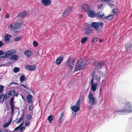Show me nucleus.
Returning a JSON list of instances; mask_svg holds the SVG:
<instances>
[{
  "label": "nucleus",
  "instance_id": "11",
  "mask_svg": "<svg viewBox=\"0 0 132 132\" xmlns=\"http://www.w3.org/2000/svg\"><path fill=\"white\" fill-rule=\"evenodd\" d=\"M82 11H87L90 9V7L88 5L84 4L81 7Z\"/></svg>",
  "mask_w": 132,
  "mask_h": 132
},
{
  "label": "nucleus",
  "instance_id": "8",
  "mask_svg": "<svg viewBox=\"0 0 132 132\" xmlns=\"http://www.w3.org/2000/svg\"><path fill=\"white\" fill-rule=\"evenodd\" d=\"M95 68L96 69H101L104 65V63L103 62H95L94 63Z\"/></svg>",
  "mask_w": 132,
  "mask_h": 132
},
{
  "label": "nucleus",
  "instance_id": "42",
  "mask_svg": "<svg viewBox=\"0 0 132 132\" xmlns=\"http://www.w3.org/2000/svg\"><path fill=\"white\" fill-rule=\"evenodd\" d=\"M98 39L96 38H93L91 40V43L93 44L97 41Z\"/></svg>",
  "mask_w": 132,
  "mask_h": 132
},
{
  "label": "nucleus",
  "instance_id": "22",
  "mask_svg": "<svg viewBox=\"0 0 132 132\" xmlns=\"http://www.w3.org/2000/svg\"><path fill=\"white\" fill-rule=\"evenodd\" d=\"M15 30L19 28L22 25V23L21 22H16L14 24Z\"/></svg>",
  "mask_w": 132,
  "mask_h": 132
},
{
  "label": "nucleus",
  "instance_id": "7",
  "mask_svg": "<svg viewBox=\"0 0 132 132\" xmlns=\"http://www.w3.org/2000/svg\"><path fill=\"white\" fill-rule=\"evenodd\" d=\"M125 47L127 52L129 53L132 51V40L125 45Z\"/></svg>",
  "mask_w": 132,
  "mask_h": 132
},
{
  "label": "nucleus",
  "instance_id": "53",
  "mask_svg": "<svg viewBox=\"0 0 132 132\" xmlns=\"http://www.w3.org/2000/svg\"><path fill=\"white\" fill-rule=\"evenodd\" d=\"M29 109L32 112V111L33 109V108L32 106H30L29 108Z\"/></svg>",
  "mask_w": 132,
  "mask_h": 132
},
{
  "label": "nucleus",
  "instance_id": "16",
  "mask_svg": "<svg viewBox=\"0 0 132 132\" xmlns=\"http://www.w3.org/2000/svg\"><path fill=\"white\" fill-rule=\"evenodd\" d=\"M97 15L98 17L103 19H105V15L102 11H100L97 14Z\"/></svg>",
  "mask_w": 132,
  "mask_h": 132
},
{
  "label": "nucleus",
  "instance_id": "10",
  "mask_svg": "<svg viewBox=\"0 0 132 132\" xmlns=\"http://www.w3.org/2000/svg\"><path fill=\"white\" fill-rule=\"evenodd\" d=\"M90 90L94 92L97 89V83H94V82H93L92 81H90Z\"/></svg>",
  "mask_w": 132,
  "mask_h": 132
},
{
  "label": "nucleus",
  "instance_id": "27",
  "mask_svg": "<svg viewBox=\"0 0 132 132\" xmlns=\"http://www.w3.org/2000/svg\"><path fill=\"white\" fill-rule=\"evenodd\" d=\"M11 38V36L9 34H7L5 37V41H9L10 39Z\"/></svg>",
  "mask_w": 132,
  "mask_h": 132
},
{
  "label": "nucleus",
  "instance_id": "3",
  "mask_svg": "<svg viewBox=\"0 0 132 132\" xmlns=\"http://www.w3.org/2000/svg\"><path fill=\"white\" fill-rule=\"evenodd\" d=\"M89 104L91 105H95L96 104L97 99L96 97H95L90 92L88 96Z\"/></svg>",
  "mask_w": 132,
  "mask_h": 132
},
{
  "label": "nucleus",
  "instance_id": "34",
  "mask_svg": "<svg viewBox=\"0 0 132 132\" xmlns=\"http://www.w3.org/2000/svg\"><path fill=\"white\" fill-rule=\"evenodd\" d=\"M87 37H85L82 38L81 40V43L83 44L87 40Z\"/></svg>",
  "mask_w": 132,
  "mask_h": 132
},
{
  "label": "nucleus",
  "instance_id": "40",
  "mask_svg": "<svg viewBox=\"0 0 132 132\" xmlns=\"http://www.w3.org/2000/svg\"><path fill=\"white\" fill-rule=\"evenodd\" d=\"M66 11H67L69 13H70L72 11V7L71 6L68 8L66 9Z\"/></svg>",
  "mask_w": 132,
  "mask_h": 132
},
{
  "label": "nucleus",
  "instance_id": "25",
  "mask_svg": "<svg viewBox=\"0 0 132 132\" xmlns=\"http://www.w3.org/2000/svg\"><path fill=\"white\" fill-rule=\"evenodd\" d=\"M4 94L2 93L0 95V103L2 104L3 103L4 100L5 98H4Z\"/></svg>",
  "mask_w": 132,
  "mask_h": 132
},
{
  "label": "nucleus",
  "instance_id": "14",
  "mask_svg": "<svg viewBox=\"0 0 132 132\" xmlns=\"http://www.w3.org/2000/svg\"><path fill=\"white\" fill-rule=\"evenodd\" d=\"M84 100V99L83 97H82L81 96L78 100L76 102L75 105V106L79 107L80 108L81 102L82 101H83Z\"/></svg>",
  "mask_w": 132,
  "mask_h": 132
},
{
  "label": "nucleus",
  "instance_id": "36",
  "mask_svg": "<svg viewBox=\"0 0 132 132\" xmlns=\"http://www.w3.org/2000/svg\"><path fill=\"white\" fill-rule=\"evenodd\" d=\"M53 117L52 115H50L48 117L47 120L49 121L50 123H51V121L53 120Z\"/></svg>",
  "mask_w": 132,
  "mask_h": 132
},
{
  "label": "nucleus",
  "instance_id": "21",
  "mask_svg": "<svg viewBox=\"0 0 132 132\" xmlns=\"http://www.w3.org/2000/svg\"><path fill=\"white\" fill-rule=\"evenodd\" d=\"M63 60V57H60L57 58L56 60V63L57 64H60Z\"/></svg>",
  "mask_w": 132,
  "mask_h": 132
},
{
  "label": "nucleus",
  "instance_id": "29",
  "mask_svg": "<svg viewBox=\"0 0 132 132\" xmlns=\"http://www.w3.org/2000/svg\"><path fill=\"white\" fill-rule=\"evenodd\" d=\"M10 119H11L10 120L9 122L7 123H6L3 125V127L4 128L7 127H8V126H9L10 125V124L11 123L12 119V118H10Z\"/></svg>",
  "mask_w": 132,
  "mask_h": 132
},
{
  "label": "nucleus",
  "instance_id": "13",
  "mask_svg": "<svg viewBox=\"0 0 132 132\" xmlns=\"http://www.w3.org/2000/svg\"><path fill=\"white\" fill-rule=\"evenodd\" d=\"M25 68L27 70L31 71H34L36 69V67L35 66L30 65H26Z\"/></svg>",
  "mask_w": 132,
  "mask_h": 132
},
{
  "label": "nucleus",
  "instance_id": "6",
  "mask_svg": "<svg viewBox=\"0 0 132 132\" xmlns=\"http://www.w3.org/2000/svg\"><path fill=\"white\" fill-rule=\"evenodd\" d=\"M103 25V23L102 22H94L92 24V26L96 30H98L99 27L102 28Z\"/></svg>",
  "mask_w": 132,
  "mask_h": 132
},
{
  "label": "nucleus",
  "instance_id": "17",
  "mask_svg": "<svg viewBox=\"0 0 132 132\" xmlns=\"http://www.w3.org/2000/svg\"><path fill=\"white\" fill-rule=\"evenodd\" d=\"M27 14V13L26 11H23L19 14L17 16L19 18H23L26 16Z\"/></svg>",
  "mask_w": 132,
  "mask_h": 132
},
{
  "label": "nucleus",
  "instance_id": "38",
  "mask_svg": "<svg viewBox=\"0 0 132 132\" xmlns=\"http://www.w3.org/2000/svg\"><path fill=\"white\" fill-rule=\"evenodd\" d=\"M10 95L14 96L15 95V91L14 90H11L9 91Z\"/></svg>",
  "mask_w": 132,
  "mask_h": 132
},
{
  "label": "nucleus",
  "instance_id": "43",
  "mask_svg": "<svg viewBox=\"0 0 132 132\" xmlns=\"http://www.w3.org/2000/svg\"><path fill=\"white\" fill-rule=\"evenodd\" d=\"M20 70V69L19 68L15 67L13 69L14 72L15 73H16L17 72L19 71Z\"/></svg>",
  "mask_w": 132,
  "mask_h": 132
},
{
  "label": "nucleus",
  "instance_id": "31",
  "mask_svg": "<svg viewBox=\"0 0 132 132\" xmlns=\"http://www.w3.org/2000/svg\"><path fill=\"white\" fill-rule=\"evenodd\" d=\"M7 52L9 56L10 55L13 54L15 53L16 52V51L15 50L13 49L8 51Z\"/></svg>",
  "mask_w": 132,
  "mask_h": 132
},
{
  "label": "nucleus",
  "instance_id": "5",
  "mask_svg": "<svg viewBox=\"0 0 132 132\" xmlns=\"http://www.w3.org/2000/svg\"><path fill=\"white\" fill-rule=\"evenodd\" d=\"M92 79L90 81H93L94 82V81L96 80L97 81L96 83H99L100 81L101 78L97 74H96V71H94L92 75Z\"/></svg>",
  "mask_w": 132,
  "mask_h": 132
},
{
  "label": "nucleus",
  "instance_id": "58",
  "mask_svg": "<svg viewBox=\"0 0 132 132\" xmlns=\"http://www.w3.org/2000/svg\"><path fill=\"white\" fill-rule=\"evenodd\" d=\"M91 105H89L88 106V109L89 110H90L91 109Z\"/></svg>",
  "mask_w": 132,
  "mask_h": 132
},
{
  "label": "nucleus",
  "instance_id": "63",
  "mask_svg": "<svg viewBox=\"0 0 132 132\" xmlns=\"http://www.w3.org/2000/svg\"><path fill=\"white\" fill-rule=\"evenodd\" d=\"M18 93H15V96H16V97H18Z\"/></svg>",
  "mask_w": 132,
  "mask_h": 132
},
{
  "label": "nucleus",
  "instance_id": "46",
  "mask_svg": "<svg viewBox=\"0 0 132 132\" xmlns=\"http://www.w3.org/2000/svg\"><path fill=\"white\" fill-rule=\"evenodd\" d=\"M9 26L10 27V28L11 30L13 31H14L15 30V28L14 27V26H13L12 24H11Z\"/></svg>",
  "mask_w": 132,
  "mask_h": 132
},
{
  "label": "nucleus",
  "instance_id": "61",
  "mask_svg": "<svg viewBox=\"0 0 132 132\" xmlns=\"http://www.w3.org/2000/svg\"><path fill=\"white\" fill-rule=\"evenodd\" d=\"M9 14H7L6 15V16H5V18H9Z\"/></svg>",
  "mask_w": 132,
  "mask_h": 132
},
{
  "label": "nucleus",
  "instance_id": "23",
  "mask_svg": "<svg viewBox=\"0 0 132 132\" xmlns=\"http://www.w3.org/2000/svg\"><path fill=\"white\" fill-rule=\"evenodd\" d=\"M80 108L78 106H73L71 108V110L72 111L75 112H76L80 110Z\"/></svg>",
  "mask_w": 132,
  "mask_h": 132
},
{
  "label": "nucleus",
  "instance_id": "26",
  "mask_svg": "<svg viewBox=\"0 0 132 132\" xmlns=\"http://www.w3.org/2000/svg\"><path fill=\"white\" fill-rule=\"evenodd\" d=\"M27 100L29 103H31L32 97L31 95H28L27 96Z\"/></svg>",
  "mask_w": 132,
  "mask_h": 132
},
{
  "label": "nucleus",
  "instance_id": "52",
  "mask_svg": "<svg viewBox=\"0 0 132 132\" xmlns=\"http://www.w3.org/2000/svg\"><path fill=\"white\" fill-rule=\"evenodd\" d=\"M25 129V127H22L20 129V131L21 132H22L24 131Z\"/></svg>",
  "mask_w": 132,
  "mask_h": 132
},
{
  "label": "nucleus",
  "instance_id": "33",
  "mask_svg": "<svg viewBox=\"0 0 132 132\" xmlns=\"http://www.w3.org/2000/svg\"><path fill=\"white\" fill-rule=\"evenodd\" d=\"M25 79V76L24 75L22 74L21 75L20 77V81L22 83L24 80Z\"/></svg>",
  "mask_w": 132,
  "mask_h": 132
},
{
  "label": "nucleus",
  "instance_id": "56",
  "mask_svg": "<svg viewBox=\"0 0 132 132\" xmlns=\"http://www.w3.org/2000/svg\"><path fill=\"white\" fill-rule=\"evenodd\" d=\"M120 13L119 11L116 9V15H118Z\"/></svg>",
  "mask_w": 132,
  "mask_h": 132
},
{
  "label": "nucleus",
  "instance_id": "18",
  "mask_svg": "<svg viewBox=\"0 0 132 132\" xmlns=\"http://www.w3.org/2000/svg\"><path fill=\"white\" fill-rule=\"evenodd\" d=\"M10 105L11 107V116H10V118L12 119L14 114V107H15V105Z\"/></svg>",
  "mask_w": 132,
  "mask_h": 132
},
{
  "label": "nucleus",
  "instance_id": "49",
  "mask_svg": "<svg viewBox=\"0 0 132 132\" xmlns=\"http://www.w3.org/2000/svg\"><path fill=\"white\" fill-rule=\"evenodd\" d=\"M21 39V38L20 36H18L15 38L14 41H19Z\"/></svg>",
  "mask_w": 132,
  "mask_h": 132
},
{
  "label": "nucleus",
  "instance_id": "44",
  "mask_svg": "<svg viewBox=\"0 0 132 132\" xmlns=\"http://www.w3.org/2000/svg\"><path fill=\"white\" fill-rule=\"evenodd\" d=\"M98 9H100L101 10H103L104 8L103 7V4H102L99 5L98 6Z\"/></svg>",
  "mask_w": 132,
  "mask_h": 132
},
{
  "label": "nucleus",
  "instance_id": "48",
  "mask_svg": "<svg viewBox=\"0 0 132 132\" xmlns=\"http://www.w3.org/2000/svg\"><path fill=\"white\" fill-rule=\"evenodd\" d=\"M33 44L35 47H36L38 45V43L37 42L34 41L33 43Z\"/></svg>",
  "mask_w": 132,
  "mask_h": 132
},
{
  "label": "nucleus",
  "instance_id": "20",
  "mask_svg": "<svg viewBox=\"0 0 132 132\" xmlns=\"http://www.w3.org/2000/svg\"><path fill=\"white\" fill-rule=\"evenodd\" d=\"M18 56L17 55L14 54L11 56L10 59L11 60H12L16 61L18 60Z\"/></svg>",
  "mask_w": 132,
  "mask_h": 132
},
{
  "label": "nucleus",
  "instance_id": "55",
  "mask_svg": "<svg viewBox=\"0 0 132 132\" xmlns=\"http://www.w3.org/2000/svg\"><path fill=\"white\" fill-rule=\"evenodd\" d=\"M20 85L24 88H26V89L27 90V88L26 85L23 84H21Z\"/></svg>",
  "mask_w": 132,
  "mask_h": 132
},
{
  "label": "nucleus",
  "instance_id": "64",
  "mask_svg": "<svg viewBox=\"0 0 132 132\" xmlns=\"http://www.w3.org/2000/svg\"><path fill=\"white\" fill-rule=\"evenodd\" d=\"M113 13L114 14H115V13H116V12L114 11V9L113 11Z\"/></svg>",
  "mask_w": 132,
  "mask_h": 132
},
{
  "label": "nucleus",
  "instance_id": "62",
  "mask_svg": "<svg viewBox=\"0 0 132 132\" xmlns=\"http://www.w3.org/2000/svg\"><path fill=\"white\" fill-rule=\"evenodd\" d=\"M9 132V131L6 129H5L4 130V132Z\"/></svg>",
  "mask_w": 132,
  "mask_h": 132
},
{
  "label": "nucleus",
  "instance_id": "60",
  "mask_svg": "<svg viewBox=\"0 0 132 132\" xmlns=\"http://www.w3.org/2000/svg\"><path fill=\"white\" fill-rule=\"evenodd\" d=\"M12 84H15V85H18V84H17V83H16L14 82H13V83H10V86Z\"/></svg>",
  "mask_w": 132,
  "mask_h": 132
},
{
  "label": "nucleus",
  "instance_id": "57",
  "mask_svg": "<svg viewBox=\"0 0 132 132\" xmlns=\"http://www.w3.org/2000/svg\"><path fill=\"white\" fill-rule=\"evenodd\" d=\"M4 45L3 42L1 41H0V47H2Z\"/></svg>",
  "mask_w": 132,
  "mask_h": 132
},
{
  "label": "nucleus",
  "instance_id": "51",
  "mask_svg": "<svg viewBox=\"0 0 132 132\" xmlns=\"http://www.w3.org/2000/svg\"><path fill=\"white\" fill-rule=\"evenodd\" d=\"M31 118V116L29 114L27 115L26 117V118L28 120H29Z\"/></svg>",
  "mask_w": 132,
  "mask_h": 132
},
{
  "label": "nucleus",
  "instance_id": "59",
  "mask_svg": "<svg viewBox=\"0 0 132 132\" xmlns=\"http://www.w3.org/2000/svg\"><path fill=\"white\" fill-rule=\"evenodd\" d=\"M3 51L2 50H0V55H3Z\"/></svg>",
  "mask_w": 132,
  "mask_h": 132
},
{
  "label": "nucleus",
  "instance_id": "4",
  "mask_svg": "<svg viewBox=\"0 0 132 132\" xmlns=\"http://www.w3.org/2000/svg\"><path fill=\"white\" fill-rule=\"evenodd\" d=\"M75 61L74 59L70 57L66 62V66L70 69H73Z\"/></svg>",
  "mask_w": 132,
  "mask_h": 132
},
{
  "label": "nucleus",
  "instance_id": "12",
  "mask_svg": "<svg viewBox=\"0 0 132 132\" xmlns=\"http://www.w3.org/2000/svg\"><path fill=\"white\" fill-rule=\"evenodd\" d=\"M41 2L45 6H48L51 3V0H41Z\"/></svg>",
  "mask_w": 132,
  "mask_h": 132
},
{
  "label": "nucleus",
  "instance_id": "15",
  "mask_svg": "<svg viewBox=\"0 0 132 132\" xmlns=\"http://www.w3.org/2000/svg\"><path fill=\"white\" fill-rule=\"evenodd\" d=\"M87 14L89 17L93 18L95 16L96 13L94 11L90 10L87 12Z\"/></svg>",
  "mask_w": 132,
  "mask_h": 132
},
{
  "label": "nucleus",
  "instance_id": "54",
  "mask_svg": "<svg viewBox=\"0 0 132 132\" xmlns=\"http://www.w3.org/2000/svg\"><path fill=\"white\" fill-rule=\"evenodd\" d=\"M30 124V122L29 121H26L25 122V125L26 126Z\"/></svg>",
  "mask_w": 132,
  "mask_h": 132
},
{
  "label": "nucleus",
  "instance_id": "37",
  "mask_svg": "<svg viewBox=\"0 0 132 132\" xmlns=\"http://www.w3.org/2000/svg\"><path fill=\"white\" fill-rule=\"evenodd\" d=\"M69 13L65 9L64 12L62 14V16L63 17H65L67 16L69 14Z\"/></svg>",
  "mask_w": 132,
  "mask_h": 132
},
{
  "label": "nucleus",
  "instance_id": "47",
  "mask_svg": "<svg viewBox=\"0 0 132 132\" xmlns=\"http://www.w3.org/2000/svg\"><path fill=\"white\" fill-rule=\"evenodd\" d=\"M4 88L3 86L2 85H0V93H2L3 92Z\"/></svg>",
  "mask_w": 132,
  "mask_h": 132
},
{
  "label": "nucleus",
  "instance_id": "28",
  "mask_svg": "<svg viewBox=\"0 0 132 132\" xmlns=\"http://www.w3.org/2000/svg\"><path fill=\"white\" fill-rule=\"evenodd\" d=\"M113 16V15H110L107 16H105V19H106L108 20H111L112 19Z\"/></svg>",
  "mask_w": 132,
  "mask_h": 132
},
{
  "label": "nucleus",
  "instance_id": "2",
  "mask_svg": "<svg viewBox=\"0 0 132 132\" xmlns=\"http://www.w3.org/2000/svg\"><path fill=\"white\" fill-rule=\"evenodd\" d=\"M85 65V62L83 60H79L77 62L75 69V71H77L82 69Z\"/></svg>",
  "mask_w": 132,
  "mask_h": 132
},
{
  "label": "nucleus",
  "instance_id": "9",
  "mask_svg": "<svg viewBox=\"0 0 132 132\" xmlns=\"http://www.w3.org/2000/svg\"><path fill=\"white\" fill-rule=\"evenodd\" d=\"M92 32V28L90 25H88L85 29V34L89 36L91 34Z\"/></svg>",
  "mask_w": 132,
  "mask_h": 132
},
{
  "label": "nucleus",
  "instance_id": "41",
  "mask_svg": "<svg viewBox=\"0 0 132 132\" xmlns=\"http://www.w3.org/2000/svg\"><path fill=\"white\" fill-rule=\"evenodd\" d=\"M23 125V122L21 123L19 126L16 127V128H15L14 131H16L17 130H18V129H19V128L21 127V126H22Z\"/></svg>",
  "mask_w": 132,
  "mask_h": 132
},
{
  "label": "nucleus",
  "instance_id": "35",
  "mask_svg": "<svg viewBox=\"0 0 132 132\" xmlns=\"http://www.w3.org/2000/svg\"><path fill=\"white\" fill-rule=\"evenodd\" d=\"M10 95L9 92H7L5 95H4V98H5V99H6L9 98Z\"/></svg>",
  "mask_w": 132,
  "mask_h": 132
},
{
  "label": "nucleus",
  "instance_id": "30",
  "mask_svg": "<svg viewBox=\"0 0 132 132\" xmlns=\"http://www.w3.org/2000/svg\"><path fill=\"white\" fill-rule=\"evenodd\" d=\"M21 117L19 118V120L17 121L16 123H19L22 120L24 117V115L23 113L22 114H21Z\"/></svg>",
  "mask_w": 132,
  "mask_h": 132
},
{
  "label": "nucleus",
  "instance_id": "50",
  "mask_svg": "<svg viewBox=\"0 0 132 132\" xmlns=\"http://www.w3.org/2000/svg\"><path fill=\"white\" fill-rule=\"evenodd\" d=\"M108 5L110 6L111 7H112L114 6V5L111 3H109L107 4Z\"/></svg>",
  "mask_w": 132,
  "mask_h": 132
},
{
  "label": "nucleus",
  "instance_id": "1",
  "mask_svg": "<svg viewBox=\"0 0 132 132\" xmlns=\"http://www.w3.org/2000/svg\"><path fill=\"white\" fill-rule=\"evenodd\" d=\"M132 112V104L128 101L125 104L124 107L122 110L116 111V115H122L125 113H130Z\"/></svg>",
  "mask_w": 132,
  "mask_h": 132
},
{
  "label": "nucleus",
  "instance_id": "19",
  "mask_svg": "<svg viewBox=\"0 0 132 132\" xmlns=\"http://www.w3.org/2000/svg\"><path fill=\"white\" fill-rule=\"evenodd\" d=\"M24 54L27 56V57L28 58L32 54V53L30 50H27L25 51Z\"/></svg>",
  "mask_w": 132,
  "mask_h": 132
},
{
  "label": "nucleus",
  "instance_id": "24",
  "mask_svg": "<svg viewBox=\"0 0 132 132\" xmlns=\"http://www.w3.org/2000/svg\"><path fill=\"white\" fill-rule=\"evenodd\" d=\"M9 56L7 51L6 52H3V55L1 56V58H6Z\"/></svg>",
  "mask_w": 132,
  "mask_h": 132
},
{
  "label": "nucleus",
  "instance_id": "39",
  "mask_svg": "<svg viewBox=\"0 0 132 132\" xmlns=\"http://www.w3.org/2000/svg\"><path fill=\"white\" fill-rule=\"evenodd\" d=\"M14 98V96H13L11 98L10 102V105H14V102H13Z\"/></svg>",
  "mask_w": 132,
  "mask_h": 132
},
{
  "label": "nucleus",
  "instance_id": "32",
  "mask_svg": "<svg viewBox=\"0 0 132 132\" xmlns=\"http://www.w3.org/2000/svg\"><path fill=\"white\" fill-rule=\"evenodd\" d=\"M63 115L64 113H61L60 117L59 120V123H62L63 120Z\"/></svg>",
  "mask_w": 132,
  "mask_h": 132
},
{
  "label": "nucleus",
  "instance_id": "45",
  "mask_svg": "<svg viewBox=\"0 0 132 132\" xmlns=\"http://www.w3.org/2000/svg\"><path fill=\"white\" fill-rule=\"evenodd\" d=\"M113 1V0H101L100 2L109 3V2H112Z\"/></svg>",
  "mask_w": 132,
  "mask_h": 132
}]
</instances>
